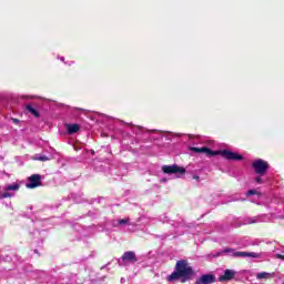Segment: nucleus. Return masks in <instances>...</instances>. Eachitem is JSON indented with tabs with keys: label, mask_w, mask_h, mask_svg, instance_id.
Segmentation results:
<instances>
[{
	"label": "nucleus",
	"mask_w": 284,
	"mask_h": 284,
	"mask_svg": "<svg viewBox=\"0 0 284 284\" xmlns=\"http://www.w3.org/2000/svg\"><path fill=\"white\" fill-rule=\"evenodd\" d=\"M26 110L27 112H30V114H32L33 116H36V119H39V116H41V114L39 113V111H37V109L32 108V105L27 104L26 105Z\"/></svg>",
	"instance_id": "obj_14"
},
{
	"label": "nucleus",
	"mask_w": 284,
	"mask_h": 284,
	"mask_svg": "<svg viewBox=\"0 0 284 284\" xmlns=\"http://www.w3.org/2000/svg\"><path fill=\"white\" fill-rule=\"evenodd\" d=\"M261 176L262 175H258V176L255 178V183H258L260 185H263V183H265V181Z\"/></svg>",
	"instance_id": "obj_19"
},
{
	"label": "nucleus",
	"mask_w": 284,
	"mask_h": 284,
	"mask_svg": "<svg viewBox=\"0 0 284 284\" xmlns=\"http://www.w3.org/2000/svg\"><path fill=\"white\" fill-rule=\"evenodd\" d=\"M131 132L139 136L140 134H152L154 131H150L148 129H144L143 126H131Z\"/></svg>",
	"instance_id": "obj_13"
},
{
	"label": "nucleus",
	"mask_w": 284,
	"mask_h": 284,
	"mask_svg": "<svg viewBox=\"0 0 284 284\" xmlns=\"http://www.w3.org/2000/svg\"><path fill=\"white\" fill-rule=\"evenodd\" d=\"M190 152H195V154H206V156H223L224 159H227V161H243V155L239 153H234L230 150H219V151H212L207 146L196 148V146H190Z\"/></svg>",
	"instance_id": "obj_1"
},
{
	"label": "nucleus",
	"mask_w": 284,
	"mask_h": 284,
	"mask_svg": "<svg viewBox=\"0 0 284 284\" xmlns=\"http://www.w3.org/2000/svg\"><path fill=\"white\" fill-rule=\"evenodd\" d=\"M111 225L113 227H134V222L130 221V217L112 220Z\"/></svg>",
	"instance_id": "obj_7"
},
{
	"label": "nucleus",
	"mask_w": 284,
	"mask_h": 284,
	"mask_svg": "<svg viewBox=\"0 0 284 284\" xmlns=\"http://www.w3.org/2000/svg\"><path fill=\"white\" fill-rule=\"evenodd\" d=\"M176 136H183V134H181V133H178V134H176Z\"/></svg>",
	"instance_id": "obj_26"
},
{
	"label": "nucleus",
	"mask_w": 284,
	"mask_h": 284,
	"mask_svg": "<svg viewBox=\"0 0 284 284\" xmlns=\"http://www.w3.org/2000/svg\"><path fill=\"white\" fill-rule=\"evenodd\" d=\"M267 221H270V217H267L266 214H262V215L246 219L244 222V225H252L254 223H267Z\"/></svg>",
	"instance_id": "obj_9"
},
{
	"label": "nucleus",
	"mask_w": 284,
	"mask_h": 284,
	"mask_svg": "<svg viewBox=\"0 0 284 284\" xmlns=\"http://www.w3.org/2000/svg\"><path fill=\"white\" fill-rule=\"evenodd\" d=\"M254 195L261 196V193H258V191H256V190H254V189L248 190V191L246 192V196H254Z\"/></svg>",
	"instance_id": "obj_16"
},
{
	"label": "nucleus",
	"mask_w": 284,
	"mask_h": 284,
	"mask_svg": "<svg viewBox=\"0 0 284 284\" xmlns=\"http://www.w3.org/2000/svg\"><path fill=\"white\" fill-rule=\"evenodd\" d=\"M194 276V270L186 260H180L176 262L175 272L168 276V281L172 283L173 281H179L182 278V282L190 281Z\"/></svg>",
	"instance_id": "obj_2"
},
{
	"label": "nucleus",
	"mask_w": 284,
	"mask_h": 284,
	"mask_svg": "<svg viewBox=\"0 0 284 284\" xmlns=\"http://www.w3.org/2000/svg\"><path fill=\"white\" fill-rule=\"evenodd\" d=\"M236 276V272L227 268L224 271V275L219 277L220 283H224L225 281H232Z\"/></svg>",
	"instance_id": "obj_12"
},
{
	"label": "nucleus",
	"mask_w": 284,
	"mask_h": 284,
	"mask_svg": "<svg viewBox=\"0 0 284 284\" xmlns=\"http://www.w3.org/2000/svg\"><path fill=\"white\" fill-rule=\"evenodd\" d=\"M72 63H74V61H72L71 63H69V65H72Z\"/></svg>",
	"instance_id": "obj_27"
},
{
	"label": "nucleus",
	"mask_w": 284,
	"mask_h": 284,
	"mask_svg": "<svg viewBox=\"0 0 284 284\" xmlns=\"http://www.w3.org/2000/svg\"><path fill=\"white\" fill-rule=\"evenodd\" d=\"M58 59H60V61H62L63 63H68V62H65V58H63V57H58Z\"/></svg>",
	"instance_id": "obj_23"
},
{
	"label": "nucleus",
	"mask_w": 284,
	"mask_h": 284,
	"mask_svg": "<svg viewBox=\"0 0 284 284\" xmlns=\"http://www.w3.org/2000/svg\"><path fill=\"white\" fill-rule=\"evenodd\" d=\"M41 175L40 174H33L28 178V182L26 183V187L28 190H34V187H41Z\"/></svg>",
	"instance_id": "obj_6"
},
{
	"label": "nucleus",
	"mask_w": 284,
	"mask_h": 284,
	"mask_svg": "<svg viewBox=\"0 0 284 284\" xmlns=\"http://www.w3.org/2000/svg\"><path fill=\"white\" fill-rule=\"evenodd\" d=\"M11 121H12V123H19V119L12 118Z\"/></svg>",
	"instance_id": "obj_24"
},
{
	"label": "nucleus",
	"mask_w": 284,
	"mask_h": 284,
	"mask_svg": "<svg viewBox=\"0 0 284 284\" xmlns=\"http://www.w3.org/2000/svg\"><path fill=\"white\" fill-rule=\"evenodd\" d=\"M162 171L164 172V174H183L185 172V169L180 168L176 164L173 165H164L162 166Z\"/></svg>",
	"instance_id": "obj_8"
},
{
	"label": "nucleus",
	"mask_w": 284,
	"mask_h": 284,
	"mask_svg": "<svg viewBox=\"0 0 284 284\" xmlns=\"http://www.w3.org/2000/svg\"><path fill=\"white\" fill-rule=\"evenodd\" d=\"M275 256H276V258H281V261H284V255L276 254Z\"/></svg>",
	"instance_id": "obj_22"
},
{
	"label": "nucleus",
	"mask_w": 284,
	"mask_h": 284,
	"mask_svg": "<svg viewBox=\"0 0 284 284\" xmlns=\"http://www.w3.org/2000/svg\"><path fill=\"white\" fill-rule=\"evenodd\" d=\"M193 179H194L195 181H200L201 178H200L199 175H194Z\"/></svg>",
	"instance_id": "obj_25"
},
{
	"label": "nucleus",
	"mask_w": 284,
	"mask_h": 284,
	"mask_svg": "<svg viewBox=\"0 0 284 284\" xmlns=\"http://www.w3.org/2000/svg\"><path fill=\"white\" fill-rule=\"evenodd\" d=\"M252 168L255 172V174H258L260 176H265L267 174V170H270V163L263 159H256L252 163Z\"/></svg>",
	"instance_id": "obj_4"
},
{
	"label": "nucleus",
	"mask_w": 284,
	"mask_h": 284,
	"mask_svg": "<svg viewBox=\"0 0 284 284\" xmlns=\"http://www.w3.org/2000/svg\"><path fill=\"white\" fill-rule=\"evenodd\" d=\"M217 256H233L234 258H261V254L254 252H241L234 248H224L217 253Z\"/></svg>",
	"instance_id": "obj_3"
},
{
	"label": "nucleus",
	"mask_w": 284,
	"mask_h": 284,
	"mask_svg": "<svg viewBox=\"0 0 284 284\" xmlns=\"http://www.w3.org/2000/svg\"><path fill=\"white\" fill-rule=\"evenodd\" d=\"M216 283V276L213 274L201 275L194 284H213Z\"/></svg>",
	"instance_id": "obj_10"
},
{
	"label": "nucleus",
	"mask_w": 284,
	"mask_h": 284,
	"mask_svg": "<svg viewBox=\"0 0 284 284\" xmlns=\"http://www.w3.org/2000/svg\"><path fill=\"white\" fill-rule=\"evenodd\" d=\"M73 150H75V152H79V150H83V144H74Z\"/></svg>",
	"instance_id": "obj_21"
},
{
	"label": "nucleus",
	"mask_w": 284,
	"mask_h": 284,
	"mask_svg": "<svg viewBox=\"0 0 284 284\" xmlns=\"http://www.w3.org/2000/svg\"><path fill=\"white\" fill-rule=\"evenodd\" d=\"M34 160L45 162L50 161V158H48V155H36Z\"/></svg>",
	"instance_id": "obj_17"
},
{
	"label": "nucleus",
	"mask_w": 284,
	"mask_h": 284,
	"mask_svg": "<svg viewBox=\"0 0 284 284\" xmlns=\"http://www.w3.org/2000/svg\"><path fill=\"white\" fill-rule=\"evenodd\" d=\"M122 261H123V263H136V261H139V258H136V253H134L132 251H126L122 255Z\"/></svg>",
	"instance_id": "obj_11"
},
{
	"label": "nucleus",
	"mask_w": 284,
	"mask_h": 284,
	"mask_svg": "<svg viewBox=\"0 0 284 284\" xmlns=\"http://www.w3.org/2000/svg\"><path fill=\"white\" fill-rule=\"evenodd\" d=\"M268 275L270 273L267 272L257 273L256 278H267Z\"/></svg>",
	"instance_id": "obj_18"
},
{
	"label": "nucleus",
	"mask_w": 284,
	"mask_h": 284,
	"mask_svg": "<svg viewBox=\"0 0 284 284\" xmlns=\"http://www.w3.org/2000/svg\"><path fill=\"white\" fill-rule=\"evenodd\" d=\"M21 185L19 183L7 184L3 186V192H1V199H12L14 192H19Z\"/></svg>",
	"instance_id": "obj_5"
},
{
	"label": "nucleus",
	"mask_w": 284,
	"mask_h": 284,
	"mask_svg": "<svg viewBox=\"0 0 284 284\" xmlns=\"http://www.w3.org/2000/svg\"><path fill=\"white\" fill-rule=\"evenodd\" d=\"M67 130L69 134H77V132L80 130L79 124H68Z\"/></svg>",
	"instance_id": "obj_15"
},
{
	"label": "nucleus",
	"mask_w": 284,
	"mask_h": 284,
	"mask_svg": "<svg viewBox=\"0 0 284 284\" xmlns=\"http://www.w3.org/2000/svg\"><path fill=\"white\" fill-rule=\"evenodd\" d=\"M136 223H133V226H128L126 232H136Z\"/></svg>",
	"instance_id": "obj_20"
}]
</instances>
